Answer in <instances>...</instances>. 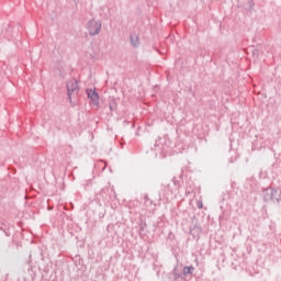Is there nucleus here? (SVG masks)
<instances>
[{
    "mask_svg": "<svg viewBox=\"0 0 281 281\" xmlns=\"http://www.w3.org/2000/svg\"><path fill=\"white\" fill-rule=\"evenodd\" d=\"M198 209L199 210H203V202L202 201H199L198 204H196Z\"/></svg>",
    "mask_w": 281,
    "mask_h": 281,
    "instance_id": "9b49d317",
    "label": "nucleus"
},
{
    "mask_svg": "<svg viewBox=\"0 0 281 281\" xmlns=\"http://www.w3.org/2000/svg\"><path fill=\"white\" fill-rule=\"evenodd\" d=\"M254 5H256L254 0H248V7L250 8V10H254Z\"/></svg>",
    "mask_w": 281,
    "mask_h": 281,
    "instance_id": "9d476101",
    "label": "nucleus"
},
{
    "mask_svg": "<svg viewBox=\"0 0 281 281\" xmlns=\"http://www.w3.org/2000/svg\"><path fill=\"white\" fill-rule=\"evenodd\" d=\"M109 109H110V111H116L117 110V101H115V99L110 100Z\"/></svg>",
    "mask_w": 281,
    "mask_h": 281,
    "instance_id": "6e6552de",
    "label": "nucleus"
},
{
    "mask_svg": "<svg viewBox=\"0 0 281 281\" xmlns=\"http://www.w3.org/2000/svg\"><path fill=\"white\" fill-rule=\"evenodd\" d=\"M171 273L173 276V280H176V281L179 280L180 278L184 277L183 272L181 273V272L178 271L177 266H175V268L172 269Z\"/></svg>",
    "mask_w": 281,
    "mask_h": 281,
    "instance_id": "423d86ee",
    "label": "nucleus"
},
{
    "mask_svg": "<svg viewBox=\"0 0 281 281\" xmlns=\"http://www.w3.org/2000/svg\"><path fill=\"white\" fill-rule=\"evenodd\" d=\"M86 93L90 100V104H92V106H100V94H98V91L93 90V89H87Z\"/></svg>",
    "mask_w": 281,
    "mask_h": 281,
    "instance_id": "20e7f679",
    "label": "nucleus"
},
{
    "mask_svg": "<svg viewBox=\"0 0 281 281\" xmlns=\"http://www.w3.org/2000/svg\"><path fill=\"white\" fill-rule=\"evenodd\" d=\"M66 89L68 100L69 102H71V98H74V95H78V91H80V88L78 87V80H76L75 78L68 80L66 83Z\"/></svg>",
    "mask_w": 281,
    "mask_h": 281,
    "instance_id": "7ed1b4c3",
    "label": "nucleus"
},
{
    "mask_svg": "<svg viewBox=\"0 0 281 281\" xmlns=\"http://www.w3.org/2000/svg\"><path fill=\"white\" fill-rule=\"evenodd\" d=\"M146 227H148V225L146 224V222H142L139 224V232H145L146 231Z\"/></svg>",
    "mask_w": 281,
    "mask_h": 281,
    "instance_id": "1a4fd4ad",
    "label": "nucleus"
},
{
    "mask_svg": "<svg viewBox=\"0 0 281 281\" xmlns=\"http://www.w3.org/2000/svg\"><path fill=\"white\" fill-rule=\"evenodd\" d=\"M0 229H1L2 232H5V229H3V227H0Z\"/></svg>",
    "mask_w": 281,
    "mask_h": 281,
    "instance_id": "2eb2a0df",
    "label": "nucleus"
},
{
    "mask_svg": "<svg viewBox=\"0 0 281 281\" xmlns=\"http://www.w3.org/2000/svg\"><path fill=\"white\" fill-rule=\"evenodd\" d=\"M144 201H148V194L144 195Z\"/></svg>",
    "mask_w": 281,
    "mask_h": 281,
    "instance_id": "ddd939ff",
    "label": "nucleus"
},
{
    "mask_svg": "<svg viewBox=\"0 0 281 281\" xmlns=\"http://www.w3.org/2000/svg\"><path fill=\"white\" fill-rule=\"evenodd\" d=\"M259 54H260V53L258 52L257 48H254V49H252V56H259Z\"/></svg>",
    "mask_w": 281,
    "mask_h": 281,
    "instance_id": "f8f14e48",
    "label": "nucleus"
},
{
    "mask_svg": "<svg viewBox=\"0 0 281 281\" xmlns=\"http://www.w3.org/2000/svg\"><path fill=\"white\" fill-rule=\"evenodd\" d=\"M263 194V201L266 203H280V194L281 192L273 188H267L262 192Z\"/></svg>",
    "mask_w": 281,
    "mask_h": 281,
    "instance_id": "f257e3e1",
    "label": "nucleus"
},
{
    "mask_svg": "<svg viewBox=\"0 0 281 281\" xmlns=\"http://www.w3.org/2000/svg\"><path fill=\"white\" fill-rule=\"evenodd\" d=\"M87 30L90 36H98L102 31V21H95V19L89 20L87 23Z\"/></svg>",
    "mask_w": 281,
    "mask_h": 281,
    "instance_id": "f03ea898",
    "label": "nucleus"
},
{
    "mask_svg": "<svg viewBox=\"0 0 281 281\" xmlns=\"http://www.w3.org/2000/svg\"><path fill=\"white\" fill-rule=\"evenodd\" d=\"M194 273V268L192 266H186L182 271V276H192Z\"/></svg>",
    "mask_w": 281,
    "mask_h": 281,
    "instance_id": "0eeeda50",
    "label": "nucleus"
},
{
    "mask_svg": "<svg viewBox=\"0 0 281 281\" xmlns=\"http://www.w3.org/2000/svg\"><path fill=\"white\" fill-rule=\"evenodd\" d=\"M130 41L133 47H139V37L137 35H131Z\"/></svg>",
    "mask_w": 281,
    "mask_h": 281,
    "instance_id": "39448f33",
    "label": "nucleus"
},
{
    "mask_svg": "<svg viewBox=\"0 0 281 281\" xmlns=\"http://www.w3.org/2000/svg\"><path fill=\"white\" fill-rule=\"evenodd\" d=\"M4 234H5V236H10V233H8V232H4Z\"/></svg>",
    "mask_w": 281,
    "mask_h": 281,
    "instance_id": "4468645a",
    "label": "nucleus"
}]
</instances>
